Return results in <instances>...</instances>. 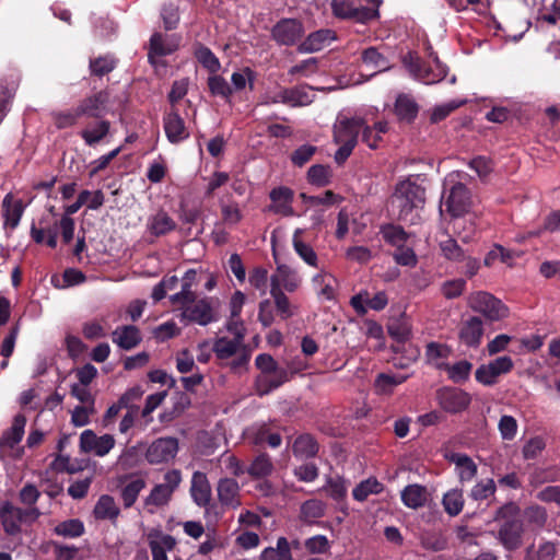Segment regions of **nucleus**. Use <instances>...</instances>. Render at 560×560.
<instances>
[{
  "mask_svg": "<svg viewBox=\"0 0 560 560\" xmlns=\"http://www.w3.org/2000/svg\"><path fill=\"white\" fill-rule=\"evenodd\" d=\"M424 203L425 188L410 179H405L396 184L388 200V210L399 221L413 222L412 212L422 209Z\"/></svg>",
  "mask_w": 560,
  "mask_h": 560,
  "instance_id": "nucleus-1",
  "label": "nucleus"
},
{
  "mask_svg": "<svg viewBox=\"0 0 560 560\" xmlns=\"http://www.w3.org/2000/svg\"><path fill=\"white\" fill-rule=\"evenodd\" d=\"M469 307L482 314L489 322H499L509 316V307L493 294L486 291H478L470 294Z\"/></svg>",
  "mask_w": 560,
  "mask_h": 560,
  "instance_id": "nucleus-2",
  "label": "nucleus"
},
{
  "mask_svg": "<svg viewBox=\"0 0 560 560\" xmlns=\"http://www.w3.org/2000/svg\"><path fill=\"white\" fill-rule=\"evenodd\" d=\"M179 310L182 311L179 315L182 322L187 320L188 323L207 326L218 320V314L213 310L212 299L210 298L197 299L192 304L179 306Z\"/></svg>",
  "mask_w": 560,
  "mask_h": 560,
  "instance_id": "nucleus-3",
  "label": "nucleus"
},
{
  "mask_svg": "<svg viewBox=\"0 0 560 560\" xmlns=\"http://www.w3.org/2000/svg\"><path fill=\"white\" fill-rule=\"evenodd\" d=\"M435 398L439 406L448 413L456 415L465 411L470 402V395L464 389L444 386L436 390Z\"/></svg>",
  "mask_w": 560,
  "mask_h": 560,
  "instance_id": "nucleus-4",
  "label": "nucleus"
},
{
  "mask_svg": "<svg viewBox=\"0 0 560 560\" xmlns=\"http://www.w3.org/2000/svg\"><path fill=\"white\" fill-rule=\"evenodd\" d=\"M303 35L304 26L298 19H281L271 28V38L280 46H293Z\"/></svg>",
  "mask_w": 560,
  "mask_h": 560,
  "instance_id": "nucleus-5",
  "label": "nucleus"
},
{
  "mask_svg": "<svg viewBox=\"0 0 560 560\" xmlns=\"http://www.w3.org/2000/svg\"><path fill=\"white\" fill-rule=\"evenodd\" d=\"M109 98L110 93L107 89L101 90L82 98L77 106L81 118L103 119L107 113Z\"/></svg>",
  "mask_w": 560,
  "mask_h": 560,
  "instance_id": "nucleus-6",
  "label": "nucleus"
},
{
  "mask_svg": "<svg viewBox=\"0 0 560 560\" xmlns=\"http://www.w3.org/2000/svg\"><path fill=\"white\" fill-rule=\"evenodd\" d=\"M178 452V440L166 436L156 439L147 448L145 459L151 465H158L172 460Z\"/></svg>",
  "mask_w": 560,
  "mask_h": 560,
  "instance_id": "nucleus-7",
  "label": "nucleus"
},
{
  "mask_svg": "<svg viewBox=\"0 0 560 560\" xmlns=\"http://www.w3.org/2000/svg\"><path fill=\"white\" fill-rule=\"evenodd\" d=\"M24 210L25 205L23 200L15 198L12 192H9L3 197L1 212L3 218V230L5 231L7 237H10L12 232L20 224Z\"/></svg>",
  "mask_w": 560,
  "mask_h": 560,
  "instance_id": "nucleus-8",
  "label": "nucleus"
},
{
  "mask_svg": "<svg viewBox=\"0 0 560 560\" xmlns=\"http://www.w3.org/2000/svg\"><path fill=\"white\" fill-rule=\"evenodd\" d=\"M471 205L472 201L469 188L460 182L453 185L445 200L447 212L452 217L458 218L469 212Z\"/></svg>",
  "mask_w": 560,
  "mask_h": 560,
  "instance_id": "nucleus-9",
  "label": "nucleus"
},
{
  "mask_svg": "<svg viewBox=\"0 0 560 560\" xmlns=\"http://www.w3.org/2000/svg\"><path fill=\"white\" fill-rule=\"evenodd\" d=\"M298 372V369L291 368V372H289L285 368H279L277 371L269 374H258L254 382L255 392L260 397L266 396L289 382Z\"/></svg>",
  "mask_w": 560,
  "mask_h": 560,
  "instance_id": "nucleus-10",
  "label": "nucleus"
},
{
  "mask_svg": "<svg viewBox=\"0 0 560 560\" xmlns=\"http://www.w3.org/2000/svg\"><path fill=\"white\" fill-rule=\"evenodd\" d=\"M365 125L362 117H343L334 126V141L355 147L360 131Z\"/></svg>",
  "mask_w": 560,
  "mask_h": 560,
  "instance_id": "nucleus-11",
  "label": "nucleus"
},
{
  "mask_svg": "<svg viewBox=\"0 0 560 560\" xmlns=\"http://www.w3.org/2000/svg\"><path fill=\"white\" fill-rule=\"evenodd\" d=\"M524 524L522 520L503 522L498 530V539L505 550L514 551L523 544Z\"/></svg>",
  "mask_w": 560,
  "mask_h": 560,
  "instance_id": "nucleus-12",
  "label": "nucleus"
},
{
  "mask_svg": "<svg viewBox=\"0 0 560 560\" xmlns=\"http://www.w3.org/2000/svg\"><path fill=\"white\" fill-rule=\"evenodd\" d=\"M190 492L194 502L198 506L205 508L207 514L217 508L215 504H210L211 487L205 474L199 471L194 474Z\"/></svg>",
  "mask_w": 560,
  "mask_h": 560,
  "instance_id": "nucleus-13",
  "label": "nucleus"
},
{
  "mask_svg": "<svg viewBox=\"0 0 560 560\" xmlns=\"http://www.w3.org/2000/svg\"><path fill=\"white\" fill-rule=\"evenodd\" d=\"M483 323L478 316H471L464 320L459 331L458 339L468 348L477 349L482 340Z\"/></svg>",
  "mask_w": 560,
  "mask_h": 560,
  "instance_id": "nucleus-14",
  "label": "nucleus"
},
{
  "mask_svg": "<svg viewBox=\"0 0 560 560\" xmlns=\"http://www.w3.org/2000/svg\"><path fill=\"white\" fill-rule=\"evenodd\" d=\"M294 197V191L285 186H280L271 189L269 198L272 205L269 206V211L282 214L284 217L294 215V210L291 206Z\"/></svg>",
  "mask_w": 560,
  "mask_h": 560,
  "instance_id": "nucleus-15",
  "label": "nucleus"
},
{
  "mask_svg": "<svg viewBox=\"0 0 560 560\" xmlns=\"http://www.w3.org/2000/svg\"><path fill=\"white\" fill-rule=\"evenodd\" d=\"M164 130L171 143H179L189 137L185 120L175 109L164 116Z\"/></svg>",
  "mask_w": 560,
  "mask_h": 560,
  "instance_id": "nucleus-16",
  "label": "nucleus"
},
{
  "mask_svg": "<svg viewBox=\"0 0 560 560\" xmlns=\"http://www.w3.org/2000/svg\"><path fill=\"white\" fill-rule=\"evenodd\" d=\"M0 518L4 533L14 536L21 533L22 509L14 506L11 502L5 501L0 508Z\"/></svg>",
  "mask_w": 560,
  "mask_h": 560,
  "instance_id": "nucleus-17",
  "label": "nucleus"
},
{
  "mask_svg": "<svg viewBox=\"0 0 560 560\" xmlns=\"http://www.w3.org/2000/svg\"><path fill=\"white\" fill-rule=\"evenodd\" d=\"M220 503L228 508L236 509L241 505L240 486L233 478H222L217 487Z\"/></svg>",
  "mask_w": 560,
  "mask_h": 560,
  "instance_id": "nucleus-18",
  "label": "nucleus"
},
{
  "mask_svg": "<svg viewBox=\"0 0 560 560\" xmlns=\"http://www.w3.org/2000/svg\"><path fill=\"white\" fill-rule=\"evenodd\" d=\"M418 103L408 94L400 93L394 104V114L400 122L412 124L419 113Z\"/></svg>",
  "mask_w": 560,
  "mask_h": 560,
  "instance_id": "nucleus-19",
  "label": "nucleus"
},
{
  "mask_svg": "<svg viewBox=\"0 0 560 560\" xmlns=\"http://www.w3.org/2000/svg\"><path fill=\"white\" fill-rule=\"evenodd\" d=\"M319 444L311 433L298 435L292 444V452L295 457L310 459L317 456Z\"/></svg>",
  "mask_w": 560,
  "mask_h": 560,
  "instance_id": "nucleus-20",
  "label": "nucleus"
},
{
  "mask_svg": "<svg viewBox=\"0 0 560 560\" xmlns=\"http://www.w3.org/2000/svg\"><path fill=\"white\" fill-rule=\"evenodd\" d=\"M141 334L137 326L126 325L113 331V341L124 350H131L141 342Z\"/></svg>",
  "mask_w": 560,
  "mask_h": 560,
  "instance_id": "nucleus-21",
  "label": "nucleus"
},
{
  "mask_svg": "<svg viewBox=\"0 0 560 560\" xmlns=\"http://www.w3.org/2000/svg\"><path fill=\"white\" fill-rule=\"evenodd\" d=\"M26 424V417L22 413H18L13 418L11 428L7 429L0 438V447L13 448L19 444L24 435V428Z\"/></svg>",
  "mask_w": 560,
  "mask_h": 560,
  "instance_id": "nucleus-22",
  "label": "nucleus"
},
{
  "mask_svg": "<svg viewBox=\"0 0 560 560\" xmlns=\"http://www.w3.org/2000/svg\"><path fill=\"white\" fill-rule=\"evenodd\" d=\"M273 103L282 102L290 106H305L312 103L310 93L305 88H289L282 89L276 97L272 100Z\"/></svg>",
  "mask_w": 560,
  "mask_h": 560,
  "instance_id": "nucleus-23",
  "label": "nucleus"
},
{
  "mask_svg": "<svg viewBox=\"0 0 560 560\" xmlns=\"http://www.w3.org/2000/svg\"><path fill=\"white\" fill-rule=\"evenodd\" d=\"M176 49V44L165 43L163 34L160 32H154L149 43L148 60L151 65H155V57L168 56Z\"/></svg>",
  "mask_w": 560,
  "mask_h": 560,
  "instance_id": "nucleus-24",
  "label": "nucleus"
},
{
  "mask_svg": "<svg viewBox=\"0 0 560 560\" xmlns=\"http://www.w3.org/2000/svg\"><path fill=\"white\" fill-rule=\"evenodd\" d=\"M175 229V221L164 210H160L154 215L150 217L148 222L149 232L156 237L163 236Z\"/></svg>",
  "mask_w": 560,
  "mask_h": 560,
  "instance_id": "nucleus-25",
  "label": "nucleus"
},
{
  "mask_svg": "<svg viewBox=\"0 0 560 560\" xmlns=\"http://www.w3.org/2000/svg\"><path fill=\"white\" fill-rule=\"evenodd\" d=\"M438 369L447 372L448 378L455 384L465 383L470 375L472 370V363L467 360H460L454 364L440 363L436 365Z\"/></svg>",
  "mask_w": 560,
  "mask_h": 560,
  "instance_id": "nucleus-26",
  "label": "nucleus"
},
{
  "mask_svg": "<svg viewBox=\"0 0 560 560\" xmlns=\"http://www.w3.org/2000/svg\"><path fill=\"white\" fill-rule=\"evenodd\" d=\"M331 30H318L311 33L299 46L301 52H314L320 50L325 43L334 39Z\"/></svg>",
  "mask_w": 560,
  "mask_h": 560,
  "instance_id": "nucleus-27",
  "label": "nucleus"
},
{
  "mask_svg": "<svg viewBox=\"0 0 560 560\" xmlns=\"http://www.w3.org/2000/svg\"><path fill=\"white\" fill-rule=\"evenodd\" d=\"M362 62L374 73L386 71L390 68L389 60L376 47H368L361 54Z\"/></svg>",
  "mask_w": 560,
  "mask_h": 560,
  "instance_id": "nucleus-28",
  "label": "nucleus"
},
{
  "mask_svg": "<svg viewBox=\"0 0 560 560\" xmlns=\"http://www.w3.org/2000/svg\"><path fill=\"white\" fill-rule=\"evenodd\" d=\"M401 501L410 509L422 508L427 502V489L423 486L413 483L408 485L401 491Z\"/></svg>",
  "mask_w": 560,
  "mask_h": 560,
  "instance_id": "nucleus-29",
  "label": "nucleus"
},
{
  "mask_svg": "<svg viewBox=\"0 0 560 560\" xmlns=\"http://www.w3.org/2000/svg\"><path fill=\"white\" fill-rule=\"evenodd\" d=\"M332 168L328 164H314L306 173V180L308 184L316 187H326L331 184Z\"/></svg>",
  "mask_w": 560,
  "mask_h": 560,
  "instance_id": "nucleus-30",
  "label": "nucleus"
},
{
  "mask_svg": "<svg viewBox=\"0 0 560 560\" xmlns=\"http://www.w3.org/2000/svg\"><path fill=\"white\" fill-rule=\"evenodd\" d=\"M93 513L97 520L115 521L119 516L120 510L112 495L103 494L96 502Z\"/></svg>",
  "mask_w": 560,
  "mask_h": 560,
  "instance_id": "nucleus-31",
  "label": "nucleus"
},
{
  "mask_svg": "<svg viewBox=\"0 0 560 560\" xmlns=\"http://www.w3.org/2000/svg\"><path fill=\"white\" fill-rule=\"evenodd\" d=\"M270 294L275 300L276 307L280 313L283 319H287L292 316V312L290 310V302L288 296L283 293L280 288V281L277 276H271L270 278Z\"/></svg>",
  "mask_w": 560,
  "mask_h": 560,
  "instance_id": "nucleus-32",
  "label": "nucleus"
},
{
  "mask_svg": "<svg viewBox=\"0 0 560 560\" xmlns=\"http://www.w3.org/2000/svg\"><path fill=\"white\" fill-rule=\"evenodd\" d=\"M273 470V464L270 456L267 453H260L257 455L249 467L246 469V472L253 479H261L271 475Z\"/></svg>",
  "mask_w": 560,
  "mask_h": 560,
  "instance_id": "nucleus-33",
  "label": "nucleus"
},
{
  "mask_svg": "<svg viewBox=\"0 0 560 560\" xmlns=\"http://www.w3.org/2000/svg\"><path fill=\"white\" fill-rule=\"evenodd\" d=\"M194 56L197 61L207 69L210 73H217L221 63L218 57L211 51V49L201 43L195 45Z\"/></svg>",
  "mask_w": 560,
  "mask_h": 560,
  "instance_id": "nucleus-34",
  "label": "nucleus"
},
{
  "mask_svg": "<svg viewBox=\"0 0 560 560\" xmlns=\"http://www.w3.org/2000/svg\"><path fill=\"white\" fill-rule=\"evenodd\" d=\"M110 130V122L105 119L97 120L95 128H84L80 131L81 138L89 147L100 143Z\"/></svg>",
  "mask_w": 560,
  "mask_h": 560,
  "instance_id": "nucleus-35",
  "label": "nucleus"
},
{
  "mask_svg": "<svg viewBox=\"0 0 560 560\" xmlns=\"http://www.w3.org/2000/svg\"><path fill=\"white\" fill-rule=\"evenodd\" d=\"M380 233L387 244L397 248L405 245L409 237V234L404 230L402 226L392 223L382 225Z\"/></svg>",
  "mask_w": 560,
  "mask_h": 560,
  "instance_id": "nucleus-36",
  "label": "nucleus"
},
{
  "mask_svg": "<svg viewBox=\"0 0 560 560\" xmlns=\"http://www.w3.org/2000/svg\"><path fill=\"white\" fill-rule=\"evenodd\" d=\"M143 478H136L126 483L120 491V498L125 509H130L137 501L139 493L145 488Z\"/></svg>",
  "mask_w": 560,
  "mask_h": 560,
  "instance_id": "nucleus-37",
  "label": "nucleus"
},
{
  "mask_svg": "<svg viewBox=\"0 0 560 560\" xmlns=\"http://www.w3.org/2000/svg\"><path fill=\"white\" fill-rule=\"evenodd\" d=\"M243 342L228 337L218 338L213 343V352L219 360H228L234 357Z\"/></svg>",
  "mask_w": 560,
  "mask_h": 560,
  "instance_id": "nucleus-38",
  "label": "nucleus"
},
{
  "mask_svg": "<svg viewBox=\"0 0 560 560\" xmlns=\"http://www.w3.org/2000/svg\"><path fill=\"white\" fill-rule=\"evenodd\" d=\"M384 486L376 478L371 477L361 481L352 491V495L357 501H365L370 494H378L383 491Z\"/></svg>",
  "mask_w": 560,
  "mask_h": 560,
  "instance_id": "nucleus-39",
  "label": "nucleus"
},
{
  "mask_svg": "<svg viewBox=\"0 0 560 560\" xmlns=\"http://www.w3.org/2000/svg\"><path fill=\"white\" fill-rule=\"evenodd\" d=\"M211 74L207 82L209 92L212 96H220L229 102L233 94V89L222 75L217 73Z\"/></svg>",
  "mask_w": 560,
  "mask_h": 560,
  "instance_id": "nucleus-40",
  "label": "nucleus"
},
{
  "mask_svg": "<svg viewBox=\"0 0 560 560\" xmlns=\"http://www.w3.org/2000/svg\"><path fill=\"white\" fill-rule=\"evenodd\" d=\"M442 504L450 516L458 515L464 506L463 491L452 489L443 495Z\"/></svg>",
  "mask_w": 560,
  "mask_h": 560,
  "instance_id": "nucleus-41",
  "label": "nucleus"
},
{
  "mask_svg": "<svg viewBox=\"0 0 560 560\" xmlns=\"http://www.w3.org/2000/svg\"><path fill=\"white\" fill-rule=\"evenodd\" d=\"M172 489L164 485H155L144 499V506H164L172 499Z\"/></svg>",
  "mask_w": 560,
  "mask_h": 560,
  "instance_id": "nucleus-42",
  "label": "nucleus"
},
{
  "mask_svg": "<svg viewBox=\"0 0 560 560\" xmlns=\"http://www.w3.org/2000/svg\"><path fill=\"white\" fill-rule=\"evenodd\" d=\"M54 533L68 538L80 537L84 534V524L79 518H70L59 523L54 528Z\"/></svg>",
  "mask_w": 560,
  "mask_h": 560,
  "instance_id": "nucleus-43",
  "label": "nucleus"
},
{
  "mask_svg": "<svg viewBox=\"0 0 560 560\" xmlns=\"http://www.w3.org/2000/svg\"><path fill=\"white\" fill-rule=\"evenodd\" d=\"M51 118L57 129H67L75 126L81 119L78 108L69 110L52 112Z\"/></svg>",
  "mask_w": 560,
  "mask_h": 560,
  "instance_id": "nucleus-44",
  "label": "nucleus"
},
{
  "mask_svg": "<svg viewBox=\"0 0 560 560\" xmlns=\"http://www.w3.org/2000/svg\"><path fill=\"white\" fill-rule=\"evenodd\" d=\"M302 230L298 229L293 235V247L299 256L310 266H317V255L315 250L302 240L299 238V235L302 234Z\"/></svg>",
  "mask_w": 560,
  "mask_h": 560,
  "instance_id": "nucleus-45",
  "label": "nucleus"
},
{
  "mask_svg": "<svg viewBox=\"0 0 560 560\" xmlns=\"http://www.w3.org/2000/svg\"><path fill=\"white\" fill-rule=\"evenodd\" d=\"M117 61L110 56H101L90 59V71L92 75L102 78L110 73L116 68Z\"/></svg>",
  "mask_w": 560,
  "mask_h": 560,
  "instance_id": "nucleus-46",
  "label": "nucleus"
},
{
  "mask_svg": "<svg viewBox=\"0 0 560 560\" xmlns=\"http://www.w3.org/2000/svg\"><path fill=\"white\" fill-rule=\"evenodd\" d=\"M325 508L326 504L320 500H307L301 506V520L311 523L314 518L323 517Z\"/></svg>",
  "mask_w": 560,
  "mask_h": 560,
  "instance_id": "nucleus-47",
  "label": "nucleus"
},
{
  "mask_svg": "<svg viewBox=\"0 0 560 560\" xmlns=\"http://www.w3.org/2000/svg\"><path fill=\"white\" fill-rule=\"evenodd\" d=\"M256 72L250 69L249 67H245L241 72H234L232 74L231 81H232V89L233 92L242 91L246 88V84L248 83L249 90H254V82L256 80Z\"/></svg>",
  "mask_w": 560,
  "mask_h": 560,
  "instance_id": "nucleus-48",
  "label": "nucleus"
},
{
  "mask_svg": "<svg viewBox=\"0 0 560 560\" xmlns=\"http://www.w3.org/2000/svg\"><path fill=\"white\" fill-rule=\"evenodd\" d=\"M300 198L304 203L316 206V205H324V206H332L336 203H340L343 201V197L340 195L335 194L332 190H326L324 192V196H310L305 192L300 194Z\"/></svg>",
  "mask_w": 560,
  "mask_h": 560,
  "instance_id": "nucleus-49",
  "label": "nucleus"
},
{
  "mask_svg": "<svg viewBox=\"0 0 560 560\" xmlns=\"http://www.w3.org/2000/svg\"><path fill=\"white\" fill-rule=\"evenodd\" d=\"M452 460L462 468L460 480H470L477 475V465L465 454H453Z\"/></svg>",
  "mask_w": 560,
  "mask_h": 560,
  "instance_id": "nucleus-50",
  "label": "nucleus"
},
{
  "mask_svg": "<svg viewBox=\"0 0 560 560\" xmlns=\"http://www.w3.org/2000/svg\"><path fill=\"white\" fill-rule=\"evenodd\" d=\"M466 101H451L448 103L438 105L432 109L431 116H430V122L431 124H438L442 120H444L451 113L459 108L460 106L465 105Z\"/></svg>",
  "mask_w": 560,
  "mask_h": 560,
  "instance_id": "nucleus-51",
  "label": "nucleus"
},
{
  "mask_svg": "<svg viewBox=\"0 0 560 560\" xmlns=\"http://www.w3.org/2000/svg\"><path fill=\"white\" fill-rule=\"evenodd\" d=\"M317 150L313 144H303L291 153L290 161L294 166L302 167L312 160Z\"/></svg>",
  "mask_w": 560,
  "mask_h": 560,
  "instance_id": "nucleus-52",
  "label": "nucleus"
},
{
  "mask_svg": "<svg viewBox=\"0 0 560 560\" xmlns=\"http://www.w3.org/2000/svg\"><path fill=\"white\" fill-rule=\"evenodd\" d=\"M440 248L443 256L448 260L460 261L465 259V253L453 237L440 242Z\"/></svg>",
  "mask_w": 560,
  "mask_h": 560,
  "instance_id": "nucleus-53",
  "label": "nucleus"
},
{
  "mask_svg": "<svg viewBox=\"0 0 560 560\" xmlns=\"http://www.w3.org/2000/svg\"><path fill=\"white\" fill-rule=\"evenodd\" d=\"M435 67H428L424 65L423 67V75L429 79L421 78V81L425 84H433L442 81L447 75V67L442 65L438 57L434 58Z\"/></svg>",
  "mask_w": 560,
  "mask_h": 560,
  "instance_id": "nucleus-54",
  "label": "nucleus"
},
{
  "mask_svg": "<svg viewBox=\"0 0 560 560\" xmlns=\"http://www.w3.org/2000/svg\"><path fill=\"white\" fill-rule=\"evenodd\" d=\"M401 61L413 78L418 80H421V78L429 79L428 77L423 75L422 70L424 67V62L420 59V57L417 54L409 51L402 57Z\"/></svg>",
  "mask_w": 560,
  "mask_h": 560,
  "instance_id": "nucleus-55",
  "label": "nucleus"
},
{
  "mask_svg": "<svg viewBox=\"0 0 560 560\" xmlns=\"http://www.w3.org/2000/svg\"><path fill=\"white\" fill-rule=\"evenodd\" d=\"M280 284L289 292H293L299 287V279L295 272L287 265H279L277 267V275Z\"/></svg>",
  "mask_w": 560,
  "mask_h": 560,
  "instance_id": "nucleus-56",
  "label": "nucleus"
},
{
  "mask_svg": "<svg viewBox=\"0 0 560 560\" xmlns=\"http://www.w3.org/2000/svg\"><path fill=\"white\" fill-rule=\"evenodd\" d=\"M191 283L182 281V290L170 296L171 303L178 306L195 303L197 294L191 290Z\"/></svg>",
  "mask_w": 560,
  "mask_h": 560,
  "instance_id": "nucleus-57",
  "label": "nucleus"
},
{
  "mask_svg": "<svg viewBox=\"0 0 560 560\" xmlns=\"http://www.w3.org/2000/svg\"><path fill=\"white\" fill-rule=\"evenodd\" d=\"M304 546L310 553H326L330 549V542L324 535L307 538Z\"/></svg>",
  "mask_w": 560,
  "mask_h": 560,
  "instance_id": "nucleus-58",
  "label": "nucleus"
},
{
  "mask_svg": "<svg viewBox=\"0 0 560 560\" xmlns=\"http://www.w3.org/2000/svg\"><path fill=\"white\" fill-rule=\"evenodd\" d=\"M520 513H521L520 506L515 502L511 501V502L503 504L502 506H500L497 510L495 515H494V521L502 520L504 522H509L510 520H521Z\"/></svg>",
  "mask_w": 560,
  "mask_h": 560,
  "instance_id": "nucleus-59",
  "label": "nucleus"
},
{
  "mask_svg": "<svg viewBox=\"0 0 560 560\" xmlns=\"http://www.w3.org/2000/svg\"><path fill=\"white\" fill-rule=\"evenodd\" d=\"M452 349L450 346L431 341L425 347V355L429 361L438 359H446L451 355Z\"/></svg>",
  "mask_w": 560,
  "mask_h": 560,
  "instance_id": "nucleus-60",
  "label": "nucleus"
},
{
  "mask_svg": "<svg viewBox=\"0 0 560 560\" xmlns=\"http://www.w3.org/2000/svg\"><path fill=\"white\" fill-rule=\"evenodd\" d=\"M495 490L497 487L494 480L488 479L486 483L478 482L476 486H474L470 492V497L476 501L485 500L490 495H493Z\"/></svg>",
  "mask_w": 560,
  "mask_h": 560,
  "instance_id": "nucleus-61",
  "label": "nucleus"
},
{
  "mask_svg": "<svg viewBox=\"0 0 560 560\" xmlns=\"http://www.w3.org/2000/svg\"><path fill=\"white\" fill-rule=\"evenodd\" d=\"M468 165L478 174L480 178H486L493 171L492 161L482 155H478L471 159Z\"/></svg>",
  "mask_w": 560,
  "mask_h": 560,
  "instance_id": "nucleus-62",
  "label": "nucleus"
},
{
  "mask_svg": "<svg viewBox=\"0 0 560 560\" xmlns=\"http://www.w3.org/2000/svg\"><path fill=\"white\" fill-rule=\"evenodd\" d=\"M179 332L180 330L174 322H166L154 328L153 336L156 340L163 342L178 336Z\"/></svg>",
  "mask_w": 560,
  "mask_h": 560,
  "instance_id": "nucleus-63",
  "label": "nucleus"
},
{
  "mask_svg": "<svg viewBox=\"0 0 560 560\" xmlns=\"http://www.w3.org/2000/svg\"><path fill=\"white\" fill-rule=\"evenodd\" d=\"M477 382L486 386H492L497 383L498 374L494 372L493 365L481 364L475 373Z\"/></svg>",
  "mask_w": 560,
  "mask_h": 560,
  "instance_id": "nucleus-64",
  "label": "nucleus"
}]
</instances>
